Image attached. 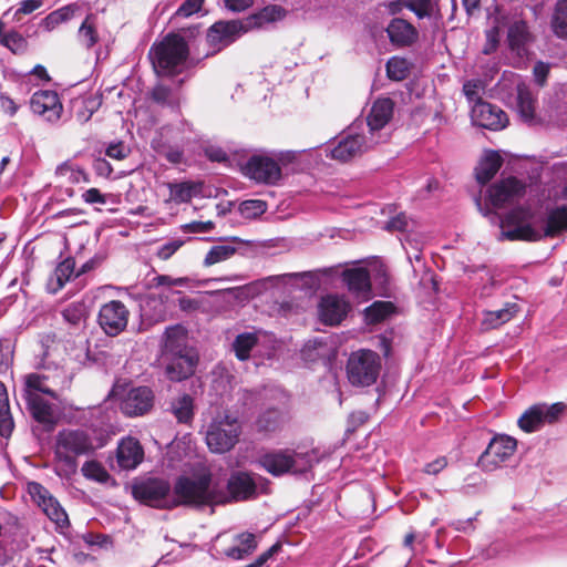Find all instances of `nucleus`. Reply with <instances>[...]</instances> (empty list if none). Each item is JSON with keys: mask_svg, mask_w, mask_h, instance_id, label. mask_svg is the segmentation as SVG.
<instances>
[{"mask_svg": "<svg viewBox=\"0 0 567 567\" xmlns=\"http://www.w3.org/2000/svg\"><path fill=\"white\" fill-rule=\"evenodd\" d=\"M243 174L257 184L277 185L281 177V167L268 152H258L241 165Z\"/></svg>", "mask_w": 567, "mask_h": 567, "instance_id": "4468645a", "label": "nucleus"}, {"mask_svg": "<svg viewBox=\"0 0 567 567\" xmlns=\"http://www.w3.org/2000/svg\"><path fill=\"white\" fill-rule=\"evenodd\" d=\"M471 118L473 124L491 131H499L508 122L507 115L502 109L485 101L473 104Z\"/></svg>", "mask_w": 567, "mask_h": 567, "instance_id": "6ab92c4d", "label": "nucleus"}, {"mask_svg": "<svg viewBox=\"0 0 567 567\" xmlns=\"http://www.w3.org/2000/svg\"><path fill=\"white\" fill-rule=\"evenodd\" d=\"M171 199L176 204L188 203L194 196V184L190 182L168 183Z\"/></svg>", "mask_w": 567, "mask_h": 567, "instance_id": "a18cd8bd", "label": "nucleus"}, {"mask_svg": "<svg viewBox=\"0 0 567 567\" xmlns=\"http://www.w3.org/2000/svg\"><path fill=\"white\" fill-rule=\"evenodd\" d=\"M447 466V458L445 456H439L434 461L424 465L423 472L429 475H437Z\"/></svg>", "mask_w": 567, "mask_h": 567, "instance_id": "774afa93", "label": "nucleus"}, {"mask_svg": "<svg viewBox=\"0 0 567 567\" xmlns=\"http://www.w3.org/2000/svg\"><path fill=\"white\" fill-rule=\"evenodd\" d=\"M243 25L244 32H248L254 29H262L266 28L269 23L261 17V11L255 12L243 20H239Z\"/></svg>", "mask_w": 567, "mask_h": 567, "instance_id": "4d7b16f0", "label": "nucleus"}, {"mask_svg": "<svg viewBox=\"0 0 567 567\" xmlns=\"http://www.w3.org/2000/svg\"><path fill=\"white\" fill-rule=\"evenodd\" d=\"M261 11V17L270 24L285 18L286 10L277 4L266 6Z\"/></svg>", "mask_w": 567, "mask_h": 567, "instance_id": "13d9d810", "label": "nucleus"}, {"mask_svg": "<svg viewBox=\"0 0 567 567\" xmlns=\"http://www.w3.org/2000/svg\"><path fill=\"white\" fill-rule=\"evenodd\" d=\"M567 405L564 402L553 404L536 403L530 405L518 419V426L526 433H534L545 425L557 423L565 414Z\"/></svg>", "mask_w": 567, "mask_h": 567, "instance_id": "ddd939ff", "label": "nucleus"}, {"mask_svg": "<svg viewBox=\"0 0 567 567\" xmlns=\"http://www.w3.org/2000/svg\"><path fill=\"white\" fill-rule=\"evenodd\" d=\"M503 164L501 155L496 151H488L475 168V177L478 184H487L499 171Z\"/></svg>", "mask_w": 567, "mask_h": 567, "instance_id": "2f4dec72", "label": "nucleus"}, {"mask_svg": "<svg viewBox=\"0 0 567 567\" xmlns=\"http://www.w3.org/2000/svg\"><path fill=\"white\" fill-rule=\"evenodd\" d=\"M1 44L14 54L24 53L28 49L27 39L17 31H10L2 35Z\"/></svg>", "mask_w": 567, "mask_h": 567, "instance_id": "8fccbe9b", "label": "nucleus"}, {"mask_svg": "<svg viewBox=\"0 0 567 567\" xmlns=\"http://www.w3.org/2000/svg\"><path fill=\"white\" fill-rule=\"evenodd\" d=\"M93 442L83 429H63L56 434L54 455L60 462L74 468L78 456L89 455L97 450Z\"/></svg>", "mask_w": 567, "mask_h": 567, "instance_id": "0eeeda50", "label": "nucleus"}, {"mask_svg": "<svg viewBox=\"0 0 567 567\" xmlns=\"http://www.w3.org/2000/svg\"><path fill=\"white\" fill-rule=\"evenodd\" d=\"M285 422V414L280 410L271 408L262 411L258 415L255 426L257 432L269 434L279 431Z\"/></svg>", "mask_w": 567, "mask_h": 567, "instance_id": "72a5a7b5", "label": "nucleus"}, {"mask_svg": "<svg viewBox=\"0 0 567 567\" xmlns=\"http://www.w3.org/2000/svg\"><path fill=\"white\" fill-rule=\"evenodd\" d=\"M37 368L39 369L38 372L24 377L22 396H42V394H45L56 400L55 388L68 386L71 379L62 367L47 362L45 359L37 362Z\"/></svg>", "mask_w": 567, "mask_h": 567, "instance_id": "39448f33", "label": "nucleus"}, {"mask_svg": "<svg viewBox=\"0 0 567 567\" xmlns=\"http://www.w3.org/2000/svg\"><path fill=\"white\" fill-rule=\"evenodd\" d=\"M90 20L91 16H87L78 32L79 42L86 49L94 47L99 39L97 32Z\"/></svg>", "mask_w": 567, "mask_h": 567, "instance_id": "3c124183", "label": "nucleus"}, {"mask_svg": "<svg viewBox=\"0 0 567 567\" xmlns=\"http://www.w3.org/2000/svg\"><path fill=\"white\" fill-rule=\"evenodd\" d=\"M486 43L483 49L484 54H491L496 51L499 43V29L498 27H492L485 31Z\"/></svg>", "mask_w": 567, "mask_h": 567, "instance_id": "bf43d9fd", "label": "nucleus"}, {"mask_svg": "<svg viewBox=\"0 0 567 567\" xmlns=\"http://www.w3.org/2000/svg\"><path fill=\"white\" fill-rule=\"evenodd\" d=\"M386 74L391 80L402 81L410 74V63L404 58L393 56L386 62Z\"/></svg>", "mask_w": 567, "mask_h": 567, "instance_id": "49530a36", "label": "nucleus"}, {"mask_svg": "<svg viewBox=\"0 0 567 567\" xmlns=\"http://www.w3.org/2000/svg\"><path fill=\"white\" fill-rule=\"evenodd\" d=\"M130 153V147L123 141L112 142L105 150L106 156L117 161L126 158Z\"/></svg>", "mask_w": 567, "mask_h": 567, "instance_id": "6e6d98bb", "label": "nucleus"}, {"mask_svg": "<svg viewBox=\"0 0 567 567\" xmlns=\"http://www.w3.org/2000/svg\"><path fill=\"white\" fill-rule=\"evenodd\" d=\"M241 424L229 411H217L207 424L205 440L213 453L223 454L230 451L239 440Z\"/></svg>", "mask_w": 567, "mask_h": 567, "instance_id": "423d86ee", "label": "nucleus"}, {"mask_svg": "<svg viewBox=\"0 0 567 567\" xmlns=\"http://www.w3.org/2000/svg\"><path fill=\"white\" fill-rule=\"evenodd\" d=\"M97 321L103 331L109 336H117L128 321V310L120 300H112L100 309Z\"/></svg>", "mask_w": 567, "mask_h": 567, "instance_id": "a211bd4d", "label": "nucleus"}, {"mask_svg": "<svg viewBox=\"0 0 567 567\" xmlns=\"http://www.w3.org/2000/svg\"><path fill=\"white\" fill-rule=\"evenodd\" d=\"M116 411L107 406L90 408L83 415V430L94 440L97 449L105 446L117 431L115 422Z\"/></svg>", "mask_w": 567, "mask_h": 567, "instance_id": "9d476101", "label": "nucleus"}, {"mask_svg": "<svg viewBox=\"0 0 567 567\" xmlns=\"http://www.w3.org/2000/svg\"><path fill=\"white\" fill-rule=\"evenodd\" d=\"M132 495L138 502L161 509H174L173 486L163 477H142L132 485Z\"/></svg>", "mask_w": 567, "mask_h": 567, "instance_id": "1a4fd4ad", "label": "nucleus"}, {"mask_svg": "<svg viewBox=\"0 0 567 567\" xmlns=\"http://www.w3.org/2000/svg\"><path fill=\"white\" fill-rule=\"evenodd\" d=\"M184 245V240L182 239H173L171 241L162 245L157 250V256L162 260H167L171 258L182 246Z\"/></svg>", "mask_w": 567, "mask_h": 567, "instance_id": "0e129e2a", "label": "nucleus"}, {"mask_svg": "<svg viewBox=\"0 0 567 567\" xmlns=\"http://www.w3.org/2000/svg\"><path fill=\"white\" fill-rule=\"evenodd\" d=\"M320 462L319 452L317 450L303 453L291 452V470L293 474H305L312 466Z\"/></svg>", "mask_w": 567, "mask_h": 567, "instance_id": "4c0bfd02", "label": "nucleus"}, {"mask_svg": "<svg viewBox=\"0 0 567 567\" xmlns=\"http://www.w3.org/2000/svg\"><path fill=\"white\" fill-rule=\"evenodd\" d=\"M55 175L64 184L87 183V174L79 166H73L69 162H64L55 169Z\"/></svg>", "mask_w": 567, "mask_h": 567, "instance_id": "a19ab883", "label": "nucleus"}, {"mask_svg": "<svg viewBox=\"0 0 567 567\" xmlns=\"http://www.w3.org/2000/svg\"><path fill=\"white\" fill-rule=\"evenodd\" d=\"M30 107L34 114L49 123L58 122L63 111L58 93L52 90L34 92L30 100Z\"/></svg>", "mask_w": 567, "mask_h": 567, "instance_id": "412c9836", "label": "nucleus"}, {"mask_svg": "<svg viewBox=\"0 0 567 567\" xmlns=\"http://www.w3.org/2000/svg\"><path fill=\"white\" fill-rule=\"evenodd\" d=\"M265 480L256 474L237 471L230 474L226 488L219 485V492L224 495L223 504L243 502L258 496Z\"/></svg>", "mask_w": 567, "mask_h": 567, "instance_id": "f8f14e48", "label": "nucleus"}, {"mask_svg": "<svg viewBox=\"0 0 567 567\" xmlns=\"http://www.w3.org/2000/svg\"><path fill=\"white\" fill-rule=\"evenodd\" d=\"M143 447L136 439L127 436L118 443L116 460L121 468L134 470L143 461Z\"/></svg>", "mask_w": 567, "mask_h": 567, "instance_id": "bb28decb", "label": "nucleus"}, {"mask_svg": "<svg viewBox=\"0 0 567 567\" xmlns=\"http://www.w3.org/2000/svg\"><path fill=\"white\" fill-rule=\"evenodd\" d=\"M153 404V391L148 386H136L123 395L120 409L127 416H141L151 411Z\"/></svg>", "mask_w": 567, "mask_h": 567, "instance_id": "4be33fe9", "label": "nucleus"}, {"mask_svg": "<svg viewBox=\"0 0 567 567\" xmlns=\"http://www.w3.org/2000/svg\"><path fill=\"white\" fill-rule=\"evenodd\" d=\"M394 310L395 307L390 301H375L365 309V319L370 323H377L386 319Z\"/></svg>", "mask_w": 567, "mask_h": 567, "instance_id": "c03bdc74", "label": "nucleus"}, {"mask_svg": "<svg viewBox=\"0 0 567 567\" xmlns=\"http://www.w3.org/2000/svg\"><path fill=\"white\" fill-rule=\"evenodd\" d=\"M205 0H185L176 11L177 17L188 18L198 12Z\"/></svg>", "mask_w": 567, "mask_h": 567, "instance_id": "680f3d73", "label": "nucleus"}, {"mask_svg": "<svg viewBox=\"0 0 567 567\" xmlns=\"http://www.w3.org/2000/svg\"><path fill=\"white\" fill-rule=\"evenodd\" d=\"M381 370V360L372 350H359L353 352L347 364L349 382L357 386H369L373 384Z\"/></svg>", "mask_w": 567, "mask_h": 567, "instance_id": "9b49d317", "label": "nucleus"}, {"mask_svg": "<svg viewBox=\"0 0 567 567\" xmlns=\"http://www.w3.org/2000/svg\"><path fill=\"white\" fill-rule=\"evenodd\" d=\"M386 33L392 44L396 47H410L419 38L416 28L401 18H393L386 27Z\"/></svg>", "mask_w": 567, "mask_h": 567, "instance_id": "cd10ccee", "label": "nucleus"}, {"mask_svg": "<svg viewBox=\"0 0 567 567\" xmlns=\"http://www.w3.org/2000/svg\"><path fill=\"white\" fill-rule=\"evenodd\" d=\"M75 261L73 258H65L61 261L55 270L54 276L56 278L59 287H63L74 275Z\"/></svg>", "mask_w": 567, "mask_h": 567, "instance_id": "864d4df0", "label": "nucleus"}, {"mask_svg": "<svg viewBox=\"0 0 567 567\" xmlns=\"http://www.w3.org/2000/svg\"><path fill=\"white\" fill-rule=\"evenodd\" d=\"M394 103L390 97L378 99L367 118L364 121V132L370 137H375V143L386 141V135L382 133V130L389 124L393 116Z\"/></svg>", "mask_w": 567, "mask_h": 567, "instance_id": "dca6fc26", "label": "nucleus"}, {"mask_svg": "<svg viewBox=\"0 0 567 567\" xmlns=\"http://www.w3.org/2000/svg\"><path fill=\"white\" fill-rule=\"evenodd\" d=\"M258 337L255 332H244L236 337L233 342L235 355L240 360H247L251 349L257 344Z\"/></svg>", "mask_w": 567, "mask_h": 567, "instance_id": "79ce46f5", "label": "nucleus"}, {"mask_svg": "<svg viewBox=\"0 0 567 567\" xmlns=\"http://www.w3.org/2000/svg\"><path fill=\"white\" fill-rule=\"evenodd\" d=\"M81 471L86 478L97 483H106L111 478L106 468L96 461H86Z\"/></svg>", "mask_w": 567, "mask_h": 567, "instance_id": "09e8293b", "label": "nucleus"}, {"mask_svg": "<svg viewBox=\"0 0 567 567\" xmlns=\"http://www.w3.org/2000/svg\"><path fill=\"white\" fill-rule=\"evenodd\" d=\"M267 209V204L260 199L245 200L239 205V212L245 218H256Z\"/></svg>", "mask_w": 567, "mask_h": 567, "instance_id": "603ef678", "label": "nucleus"}, {"mask_svg": "<svg viewBox=\"0 0 567 567\" xmlns=\"http://www.w3.org/2000/svg\"><path fill=\"white\" fill-rule=\"evenodd\" d=\"M189 49L186 40L176 33H168L161 42L154 43L148 52L155 73L173 76L187 66Z\"/></svg>", "mask_w": 567, "mask_h": 567, "instance_id": "20e7f679", "label": "nucleus"}, {"mask_svg": "<svg viewBox=\"0 0 567 567\" xmlns=\"http://www.w3.org/2000/svg\"><path fill=\"white\" fill-rule=\"evenodd\" d=\"M258 464L274 476H280L291 470V452L274 451L259 456Z\"/></svg>", "mask_w": 567, "mask_h": 567, "instance_id": "c756f323", "label": "nucleus"}, {"mask_svg": "<svg viewBox=\"0 0 567 567\" xmlns=\"http://www.w3.org/2000/svg\"><path fill=\"white\" fill-rule=\"evenodd\" d=\"M518 311V306L507 302L502 309L486 310L483 312L482 327L485 330L496 329L508 322Z\"/></svg>", "mask_w": 567, "mask_h": 567, "instance_id": "473e14b6", "label": "nucleus"}, {"mask_svg": "<svg viewBox=\"0 0 567 567\" xmlns=\"http://www.w3.org/2000/svg\"><path fill=\"white\" fill-rule=\"evenodd\" d=\"M481 90H482V85H481L480 81L470 80L463 84V92H464L466 99L468 100V102H471L473 104L477 103L478 101H482V99L480 96Z\"/></svg>", "mask_w": 567, "mask_h": 567, "instance_id": "052dcab7", "label": "nucleus"}, {"mask_svg": "<svg viewBox=\"0 0 567 567\" xmlns=\"http://www.w3.org/2000/svg\"><path fill=\"white\" fill-rule=\"evenodd\" d=\"M350 303L338 295L323 296L318 306V316L326 326H337L347 317Z\"/></svg>", "mask_w": 567, "mask_h": 567, "instance_id": "b1692460", "label": "nucleus"}, {"mask_svg": "<svg viewBox=\"0 0 567 567\" xmlns=\"http://www.w3.org/2000/svg\"><path fill=\"white\" fill-rule=\"evenodd\" d=\"M28 493L31 499L50 520L58 525H62L68 522V515L59 501L42 484L38 482H29Z\"/></svg>", "mask_w": 567, "mask_h": 567, "instance_id": "f3484780", "label": "nucleus"}, {"mask_svg": "<svg viewBox=\"0 0 567 567\" xmlns=\"http://www.w3.org/2000/svg\"><path fill=\"white\" fill-rule=\"evenodd\" d=\"M306 151H280L277 153H270V155L276 159L278 165L287 166L289 164H293L298 157L305 153Z\"/></svg>", "mask_w": 567, "mask_h": 567, "instance_id": "e2e57ef3", "label": "nucleus"}, {"mask_svg": "<svg viewBox=\"0 0 567 567\" xmlns=\"http://www.w3.org/2000/svg\"><path fill=\"white\" fill-rule=\"evenodd\" d=\"M43 6V0H22L13 18L19 20L20 14H30Z\"/></svg>", "mask_w": 567, "mask_h": 567, "instance_id": "69168bd1", "label": "nucleus"}, {"mask_svg": "<svg viewBox=\"0 0 567 567\" xmlns=\"http://www.w3.org/2000/svg\"><path fill=\"white\" fill-rule=\"evenodd\" d=\"M224 495L219 484L213 482L210 472L200 474L179 475L173 484L174 508L189 507L202 509L207 506L221 505Z\"/></svg>", "mask_w": 567, "mask_h": 567, "instance_id": "f257e3e1", "label": "nucleus"}, {"mask_svg": "<svg viewBox=\"0 0 567 567\" xmlns=\"http://www.w3.org/2000/svg\"><path fill=\"white\" fill-rule=\"evenodd\" d=\"M100 106L97 99L87 96L83 99H76L72 103L74 116L78 122L84 124L90 121L92 115L96 112Z\"/></svg>", "mask_w": 567, "mask_h": 567, "instance_id": "ea45409f", "label": "nucleus"}, {"mask_svg": "<svg viewBox=\"0 0 567 567\" xmlns=\"http://www.w3.org/2000/svg\"><path fill=\"white\" fill-rule=\"evenodd\" d=\"M62 317L74 331H83L86 323L87 310L83 302H72L62 310Z\"/></svg>", "mask_w": 567, "mask_h": 567, "instance_id": "c9c22d12", "label": "nucleus"}, {"mask_svg": "<svg viewBox=\"0 0 567 567\" xmlns=\"http://www.w3.org/2000/svg\"><path fill=\"white\" fill-rule=\"evenodd\" d=\"M525 217L523 209H516L505 219V225L514 226L513 229H506L502 233L503 238L511 241L526 240L538 241L545 237H556L567 230V206H559L550 210L547 215L545 226L535 228L532 225H523Z\"/></svg>", "mask_w": 567, "mask_h": 567, "instance_id": "7ed1b4c3", "label": "nucleus"}, {"mask_svg": "<svg viewBox=\"0 0 567 567\" xmlns=\"http://www.w3.org/2000/svg\"><path fill=\"white\" fill-rule=\"evenodd\" d=\"M14 429V422L10 412L8 393L4 384L0 382V436L9 439Z\"/></svg>", "mask_w": 567, "mask_h": 567, "instance_id": "e433bc0d", "label": "nucleus"}, {"mask_svg": "<svg viewBox=\"0 0 567 567\" xmlns=\"http://www.w3.org/2000/svg\"><path fill=\"white\" fill-rule=\"evenodd\" d=\"M404 7L419 19L430 18L433 11L432 0H404Z\"/></svg>", "mask_w": 567, "mask_h": 567, "instance_id": "5fc2aeb1", "label": "nucleus"}, {"mask_svg": "<svg viewBox=\"0 0 567 567\" xmlns=\"http://www.w3.org/2000/svg\"><path fill=\"white\" fill-rule=\"evenodd\" d=\"M239 20L215 22L207 31L206 40L214 51H219L244 34Z\"/></svg>", "mask_w": 567, "mask_h": 567, "instance_id": "5701e85b", "label": "nucleus"}, {"mask_svg": "<svg viewBox=\"0 0 567 567\" xmlns=\"http://www.w3.org/2000/svg\"><path fill=\"white\" fill-rule=\"evenodd\" d=\"M375 137L364 132V121L357 118L344 132L338 144L330 148V157L339 162H348L372 148Z\"/></svg>", "mask_w": 567, "mask_h": 567, "instance_id": "6e6552de", "label": "nucleus"}, {"mask_svg": "<svg viewBox=\"0 0 567 567\" xmlns=\"http://www.w3.org/2000/svg\"><path fill=\"white\" fill-rule=\"evenodd\" d=\"M517 442L506 434L495 435L477 460V466L485 472H493L508 461L515 453Z\"/></svg>", "mask_w": 567, "mask_h": 567, "instance_id": "2eb2a0df", "label": "nucleus"}, {"mask_svg": "<svg viewBox=\"0 0 567 567\" xmlns=\"http://www.w3.org/2000/svg\"><path fill=\"white\" fill-rule=\"evenodd\" d=\"M530 39L528 25L525 21H515L508 28L507 41L509 49L517 54L523 55L526 52V45Z\"/></svg>", "mask_w": 567, "mask_h": 567, "instance_id": "f704fd0d", "label": "nucleus"}, {"mask_svg": "<svg viewBox=\"0 0 567 567\" xmlns=\"http://www.w3.org/2000/svg\"><path fill=\"white\" fill-rule=\"evenodd\" d=\"M236 252V247L231 245H216L213 246L208 252L206 254V257L204 259L205 266H213L215 264L225 261L229 259L231 256H234Z\"/></svg>", "mask_w": 567, "mask_h": 567, "instance_id": "de8ad7c7", "label": "nucleus"}, {"mask_svg": "<svg viewBox=\"0 0 567 567\" xmlns=\"http://www.w3.org/2000/svg\"><path fill=\"white\" fill-rule=\"evenodd\" d=\"M553 112V121L559 126L567 127V97L564 96V101L558 103Z\"/></svg>", "mask_w": 567, "mask_h": 567, "instance_id": "338daca9", "label": "nucleus"}, {"mask_svg": "<svg viewBox=\"0 0 567 567\" xmlns=\"http://www.w3.org/2000/svg\"><path fill=\"white\" fill-rule=\"evenodd\" d=\"M78 346L70 350L69 355L81 367H92L96 363L97 359L90 351L89 340L84 333L78 334Z\"/></svg>", "mask_w": 567, "mask_h": 567, "instance_id": "58836bf2", "label": "nucleus"}, {"mask_svg": "<svg viewBox=\"0 0 567 567\" xmlns=\"http://www.w3.org/2000/svg\"><path fill=\"white\" fill-rule=\"evenodd\" d=\"M551 28L558 38L567 39V0H558L551 17Z\"/></svg>", "mask_w": 567, "mask_h": 567, "instance_id": "37998d69", "label": "nucleus"}, {"mask_svg": "<svg viewBox=\"0 0 567 567\" xmlns=\"http://www.w3.org/2000/svg\"><path fill=\"white\" fill-rule=\"evenodd\" d=\"M169 411L179 424L190 425L195 417V400L183 393L172 400Z\"/></svg>", "mask_w": 567, "mask_h": 567, "instance_id": "7c9ffc66", "label": "nucleus"}, {"mask_svg": "<svg viewBox=\"0 0 567 567\" xmlns=\"http://www.w3.org/2000/svg\"><path fill=\"white\" fill-rule=\"evenodd\" d=\"M198 355L193 349H184L173 353L165 367V374L172 382H181L195 372Z\"/></svg>", "mask_w": 567, "mask_h": 567, "instance_id": "aec40b11", "label": "nucleus"}, {"mask_svg": "<svg viewBox=\"0 0 567 567\" xmlns=\"http://www.w3.org/2000/svg\"><path fill=\"white\" fill-rule=\"evenodd\" d=\"M525 193V185L517 179L516 177H507L498 183L492 185L487 190V196L485 198V204L482 202L481 196L475 197V205L477 209L484 215L489 217L493 224H498L501 228V233L498 236L499 240H508L507 238H503L502 233L506 229H513L514 226L505 225V219L512 214L514 210L519 209V207L513 208L508 212L504 217L498 214L492 212L494 209H501L506 205H512L516 202L520 196ZM525 212V217L522 219L523 225H529L526 223L528 218V212L520 207Z\"/></svg>", "mask_w": 567, "mask_h": 567, "instance_id": "f03ea898", "label": "nucleus"}, {"mask_svg": "<svg viewBox=\"0 0 567 567\" xmlns=\"http://www.w3.org/2000/svg\"><path fill=\"white\" fill-rule=\"evenodd\" d=\"M27 409L34 421L42 424L47 430H52L56 424L54 405L42 396H22Z\"/></svg>", "mask_w": 567, "mask_h": 567, "instance_id": "a878e982", "label": "nucleus"}, {"mask_svg": "<svg viewBox=\"0 0 567 567\" xmlns=\"http://www.w3.org/2000/svg\"><path fill=\"white\" fill-rule=\"evenodd\" d=\"M342 279L348 290L363 300H368L371 292L370 274L364 268H350L342 272Z\"/></svg>", "mask_w": 567, "mask_h": 567, "instance_id": "c85d7f7f", "label": "nucleus"}, {"mask_svg": "<svg viewBox=\"0 0 567 567\" xmlns=\"http://www.w3.org/2000/svg\"><path fill=\"white\" fill-rule=\"evenodd\" d=\"M515 111L528 126H535L539 123L536 116V97L524 83L516 86Z\"/></svg>", "mask_w": 567, "mask_h": 567, "instance_id": "393cba45", "label": "nucleus"}]
</instances>
